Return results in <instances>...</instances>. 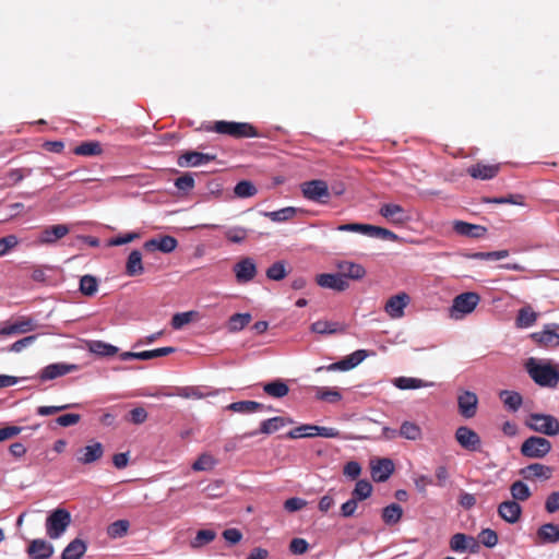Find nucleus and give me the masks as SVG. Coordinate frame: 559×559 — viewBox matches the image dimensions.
I'll return each mask as SVG.
<instances>
[{
	"label": "nucleus",
	"instance_id": "6",
	"mask_svg": "<svg viewBox=\"0 0 559 559\" xmlns=\"http://www.w3.org/2000/svg\"><path fill=\"white\" fill-rule=\"evenodd\" d=\"M320 436L323 438H338L340 431L332 427H322L317 425H301L288 431L286 438L298 439V438H312Z\"/></svg>",
	"mask_w": 559,
	"mask_h": 559
},
{
	"label": "nucleus",
	"instance_id": "25",
	"mask_svg": "<svg viewBox=\"0 0 559 559\" xmlns=\"http://www.w3.org/2000/svg\"><path fill=\"white\" fill-rule=\"evenodd\" d=\"M409 302V296L406 293H401L392 296L385 304V312L393 319L403 317L404 309Z\"/></svg>",
	"mask_w": 559,
	"mask_h": 559
},
{
	"label": "nucleus",
	"instance_id": "35",
	"mask_svg": "<svg viewBox=\"0 0 559 559\" xmlns=\"http://www.w3.org/2000/svg\"><path fill=\"white\" fill-rule=\"evenodd\" d=\"M537 537L539 542L544 544L559 542V525L552 523L542 525L537 531Z\"/></svg>",
	"mask_w": 559,
	"mask_h": 559
},
{
	"label": "nucleus",
	"instance_id": "52",
	"mask_svg": "<svg viewBox=\"0 0 559 559\" xmlns=\"http://www.w3.org/2000/svg\"><path fill=\"white\" fill-rule=\"evenodd\" d=\"M129 527L130 523L128 520H117L108 526L107 534L111 538H120L128 533Z\"/></svg>",
	"mask_w": 559,
	"mask_h": 559
},
{
	"label": "nucleus",
	"instance_id": "34",
	"mask_svg": "<svg viewBox=\"0 0 559 559\" xmlns=\"http://www.w3.org/2000/svg\"><path fill=\"white\" fill-rule=\"evenodd\" d=\"M531 337L540 346L550 348L559 345V334L552 330L545 329L542 332H536Z\"/></svg>",
	"mask_w": 559,
	"mask_h": 559
},
{
	"label": "nucleus",
	"instance_id": "43",
	"mask_svg": "<svg viewBox=\"0 0 559 559\" xmlns=\"http://www.w3.org/2000/svg\"><path fill=\"white\" fill-rule=\"evenodd\" d=\"M479 549L480 545L477 539L462 533H456V551L468 550L471 552H477Z\"/></svg>",
	"mask_w": 559,
	"mask_h": 559
},
{
	"label": "nucleus",
	"instance_id": "38",
	"mask_svg": "<svg viewBox=\"0 0 559 559\" xmlns=\"http://www.w3.org/2000/svg\"><path fill=\"white\" fill-rule=\"evenodd\" d=\"M252 320L249 312L235 313L227 321V329L230 333H237L243 330Z\"/></svg>",
	"mask_w": 559,
	"mask_h": 559
},
{
	"label": "nucleus",
	"instance_id": "7",
	"mask_svg": "<svg viewBox=\"0 0 559 559\" xmlns=\"http://www.w3.org/2000/svg\"><path fill=\"white\" fill-rule=\"evenodd\" d=\"M551 450V442L543 437L532 436L521 445V454L530 459H542Z\"/></svg>",
	"mask_w": 559,
	"mask_h": 559
},
{
	"label": "nucleus",
	"instance_id": "37",
	"mask_svg": "<svg viewBox=\"0 0 559 559\" xmlns=\"http://www.w3.org/2000/svg\"><path fill=\"white\" fill-rule=\"evenodd\" d=\"M311 331L318 334H335L344 332L345 326L338 322L318 320L311 324Z\"/></svg>",
	"mask_w": 559,
	"mask_h": 559
},
{
	"label": "nucleus",
	"instance_id": "29",
	"mask_svg": "<svg viewBox=\"0 0 559 559\" xmlns=\"http://www.w3.org/2000/svg\"><path fill=\"white\" fill-rule=\"evenodd\" d=\"M498 514L508 523H515L522 514L521 506L514 500L503 501L498 507Z\"/></svg>",
	"mask_w": 559,
	"mask_h": 559
},
{
	"label": "nucleus",
	"instance_id": "21",
	"mask_svg": "<svg viewBox=\"0 0 559 559\" xmlns=\"http://www.w3.org/2000/svg\"><path fill=\"white\" fill-rule=\"evenodd\" d=\"M178 246V241L175 237L165 235L159 238H152L144 242L143 248L146 251H160L163 253L173 252Z\"/></svg>",
	"mask_w": 559,
	"mask_h": 559
},
{
	"label": "nucleus",
	"instance_id": "63",
	"mask_svg": "<svg viewBox=\"0 0 559 559\" xmlns=\"http://www.w3.org/2000/svg\"><path fill=\"white\" fill-rule=\"evenodd\" d=\"M19 245V239L15 235H8L0 238V257L5 255L10 250Z\"/></svg>",
	"mask_w": 559,
	"mask_h": 559
},
{
	"label": "nucleus",
	"instance_id": "4",
	"mask_svg": "<svg viewBox=\"0 0 559 559\" xmlns=\"http://www.w3.org/2000/svg\"><path fill=\"white\" fill-rule=\"evenodd\" d=\"M71 523V514L66 509H57L46 520V533L52 538H59Z\"/></svg>",
	"mask_w": 559,
	"mask_h": 559
},
{
	"label": "nucleus",
	"instance_id": "2",
	"mask_svg": "<svg viewBox=\"0 0 559 559\" xmlns=\"http://www.w3.org/2000/svg\"><path fill=\"white\" fill-rule=\"evenodd\" d=\"M525 369L539 386L554 389L559 383V370L550 362H542L532 357L525 362Z\"/></svg>",
	"mask_w": 559,
	"mask_h": 559
},
{
	"label": "nucleus",
	"instance_id": "46",
	"mask_svg": "<svg viewBox=\"0 0 559 559\" xmlns=\"http://www.w3.org/2000/svg\"><path fill=\"white\" fill-rule=\"evenodd\" d=\"M216 537V533L213 530H200L198 531L195 537L190 542V546L193 549H199L204 545L210 544Z\"/></svg>",
	"mask_w": 559,
	"mask_h": 559
},
{
	"label": "nucleus",
	"instance_id": "60",
	"mask_svg": "<svg viewBox=\"0 0 559 559\" xmlns=\"http://www.w3.org/2000/svg\"><path fill=\"white\" fill-rule=\"evenodd\" d=\"M479 543H481L484 546L488 548H492L498 543V535L493 530L485 528L483 530L479 535Z\"/></svg>",
	"mask_w": 559,
	"mask_h": 559
},
{
	"label": "nucleus",
	"instance_id": "20",
	"mask_svg": "<svg viewBox=\"0 0 559 559\" xmlns=\"http://www.w3.org/2000/svg\"><path fill=\"white\" fill-rule=\"evenodd\" d=\"M53 551V545L41 538L31 540L26 549V554L31 559H49Z\"/></svg>",
	"mask_w": 559,
	"mask_h": 559
},
{
	"label": "nucleus",
	"instance_id": "44",
	"mask_svg": "<svg viewBox=\"0 0 559 559\" xmlns=\"http://www.w3.org/2000/svg\"><path fill=\"white\" fill-rule=\"evenodd\" d=\"M287 262L280 260L274 262L265 272V275L271 281H282L287 276Z\"/></svg>",
	"mask_w": 559,
	"mask_h": 559
},
{
	"label": "nucleus",
	"instance_id": "47",
	"mask_svg": "<svg viewBox=\"0 0 559 559\" xmlns=\"http://www.w3.org/2000/svg\"><path fill=\"white\" fill-rule=\"evenodd\" d=\"M98 289V281L93 275H84L80 280V292L84 296H94Z\"/></svg>",
	"mask_w": 559,
	"mask_h": 559
},
{
	"label": "nucleus",
	"instance_id": "19",
	"mask_svg": "<svg viewBox=\"0 0 559 559\" xmlns=\"http://www.w3.org/2000/svg\"><path fill=\"white\" fill-rule=\"evenodd\" d=\"M175 352H176V348L171 347V346L160 347V348L144 350V352H124V353L120 354V359L124 360V361L131 360V359L150 360V359L170 355Z\"/></svg>",
	"mask_w": 559,
	"mask_h": 559
},
{
	"label": "nucleus",
	"instance_id": "58",
	"mask_svg": "<svg viewBox=\"0 0 559 559\" xmlns=\"http://www.w3.org/2000/svg\"><path fill=\"white\" fill-rule=\"evenodd\" d=\"M175 187L183 192H189L194 188V178L192 174L186 173L182 176L176 178Z\"/></svg>",
	"mask_w": 559,
	"mask_h": 559
},
{
	"label": "nucleus",
	"instance_id": "14",
	"mask_svg": "<svg viewBox=\"0 0 559 559\" xmlns=\"http://www.w3.org/2000/svg\"><path fill=\"white\" fill-rule=\"evenodd\" d=\"M69 231L70 228L67 224L47 226L38 233L36 242L38 245H55L59 239L67 236Z\"/></svg>",
	"mask_w": 559,
	"mask_h": 559
},
{
	"label": "nucleus",
	"instance_id": "33",
	"mask_svg": "<svg viewBox=\"0 0 559 559\" xmlns=\"http://www.w3.org/2000/svg\"><path fill=\"white\" fill-rule=\"evenodd\" d=\"M263 392L274 399H282L289 392V388L283 379H275L262 385Z\"/></svg>",
	"mask_w": 559,
	"mask_h": 559
},
{
	"label": "nucleus",
	"instance_id": "57",
	"mask_svg": "<svg viewBox=\"0 0 559 559\" xmlns=\"http://www.w3.org/2000/svg\"><path fill=\"white\" fill-rule=\"evenodd\" d=\"M194 311H187V312H178L174 314L171 319V326L175 330H180L186 324L190 323L192 321V318L194 317Z\"/></svg>",
	"mask_w": 559,
	"mask_h": 559
},
{
	"label": "nucleus",
	"instance_id": "22",
	"mask_svg": "<svg viewBox=\"0 0 559 559\" xmlns=\"http://www.w3.org/2000/svg\"><path fill=\"white\" fill-rule=\"evenodd\" d=\"M500 171V164L476 163L466 169V173L474 179L490 180Z\"/></svg>",
	"mask_w": 559,
	"mask_h": 559
},
{
	"label": "nucleus",
	"instance_id": "40",
	"mask_svg": "<svg viewBox=\"0 0 559 559\" xmlns=\"http://www.w3.org/2000/svg\"><path fill=\"white\" fill-rule=\"evenodd\" d=\"M537 317L538 314L533 310L531 306H525L518 312L516 325L519 328H530L536 322Z\"/></svg>",
	"mask_w": 559,
	"mask_h": 559
},
{
	"label": "nucleus",
	"instance_id": "59",
	"mask_svg": "<svg viewBox=\"0 0 559 559\" xmlns=\"http://www.w3.org/2000/svg\"><path fill=\"white\" fill-rule=\"evenodd\" d=\"M394 384L401 390L418 389L423 385V381L417 378H396Z\"/></svg>",
	"mask_w": 559,
	"mask_h": 559
},
{
	"label": "nucleus",
	"instance_id": "49",
	"mask_svg": "<svg viewBox=\"0 0 559 559\" xmlns=\"http://www.w3.org/2000/svg\"><path fill=\"white\" fill-rule=\"evenodd\" d=\"M103 148L99 142H83L73 148V153L82 156H95L102 154Z\"/></svg>",
	"mask_w": 559,
	"mask_h": 559
},
{
	"label": "nucleus",
	"instance_id": "41",
	"mask_svg": "<svg viewBox=\"0 0 559 559\" xmlns=\"http://www.w3.org/2000/svg\"><path fill=\"white\" fill-rule=\"evenodd\" d=\"M499 395L504 406L512 412H516L523 403L521 394L514 391L503 390Z\"/></svg>",
	"mask_w": 559,
	"mask_h": 559
},
{
	"label": "nucleus",
	"instance_id": "17",
	"mask_svg": "<svg viewBox=\"0 0 559 559\" xmlns=\"http://www.w3.org/2000/svg\"><path fill=\"white\" fill-rule=\"evenodd\" d=\"M371 477L376 483H384L394 472V463L391 459L383 457L371 461Z\"/></svg>",
	"mask_w": 559,
	"mask_h": 559
},
{
	"label": "nucleus",
	"instance_id": "53",
	"mask_svg": "<svg viewBox=\"0 0 559 559\" xmlns=\"http://www.w3.org/2000/svg\"><path fill=\"white\" fill-rule=\"evenodd\" d=\"M258 192L255 186L251 182V181H248V180H241L239 181L235 188H234V193L236 194V197L238 198H251L253 195H255Z\"/></svg>",
	"mask_w": 559,
	"mask_h": 559
},
{
	"label": "nucleus",
	"instance_id": "15",
	"mask_svg": "<svg viewBox=\"0 0 559 559\" xmlns=\"http://www.w3.org/2000/svg\"><path fill=\"white\" fill-rule=\"evenodd\" d=\"M480 301V296L475 292H466L456 295V320L472 313Z\"/></svg>",
	"mask_w": 559,
	"mask_h": 559
},
{
	"label": "nucleus",
	"instance_id": "42",
	"mask_svg": "<svg viewBox=\"0 0 559 559\" xmlns=\"http://www.w3.org/2000/svg\"><path fill=\"white\" fill-rule=\"evenodd\" d=\"M88 349L91 353L96 354L98 356L107 357L114 356L118 353V347L105 343L103 341H92L88 343Z\"/></svg>",
	"mask_w": 559,
	"mask_h": 559
},
{
	"label": "nucleus",
	"instance_id": "11",
	"mask_svg": "<svg viewBox=\"0 0 559 559\" xmlns=\"http://www.w3.org/2000/svg\"><path fill=\"white\" fill-rule=\"evenodd\" d=\"M79 369V365L75 364L55 362L44 367L37 374V378L40 382H46L66 376L70 372L78 371Z\"/></svg>",
	"mask_w": 559,
	"mask_h": 559
},
{
	"label": "nucleus",
	"instance_id": "24",
	"mask_svg": "<svg viewBox=\"0 0 559 559\" xmlns=\"http://www.w3.org/2000/svg\"><path fill=\"white\" fill-rule=\"evenodd\" d=\"M215 159V155L188 151L178 157L177 164L180 167H197Z\"/></svg>",
	"mask_w": 559,
	"mask_h": 559
},
{
	"label": "nucleus",
	"instance_id": "50",
	"mask_svg": "<svg viewBox=\"0 0 559 559\" xmlns=\"http://www.w3.org/2000/svg\"><path fill=\"white\" fill-rule=\"evenodd\" d=\"M510 491L514 501H525L532 495L528 486L521 480L514 481L510 487Z\"/></svg>",
	"mask_w": 559,
	"mask_h": 559
},
{
	"label": "nucleus",
	"instance_id": "16",
	"mask_svg": "<svg viewBox=\"0 0 559 559\" xmlns=\"http://www.w3.org/2000/svg\"><path fill=\"white\" fill-rule=\"evenodd\" d=\"M233 271L235 273L236 281L239 284H246L251 282L258 273L254 260L249 257H246L238 261L234 265Z\"/></svg>",
	"mask_w": 559,
	"mask_h": 559
},
{
	"label": "nucleus",
	"instance_id": "1",
	"mask_svg": "<svg viewBox=\"0 0 559 559\" xmlns=\"http://www.w3.org/2000/svg\"><path fill=\"white\" fill-rule=\"evenodd\" d=\"M203 128L206 131L215 132L235 139L271 136L270 134L260 132L253 124L249 122L219 120L215 122H210L205 124Z\"/></svg>",
	"mask_w": 559,
	"mask_h": 559
},
{
	"label": "nucleus",
	"instance_id": "28",
	"mask_svg": "<svg viewBox=\"0 0 559 559\" xmlns=\"http://www.w3.org/2000/svg\"><path fill=\"white\" fill-rule=\"evenodd\" d=\"M379 213L394 224H402L408 219L407 212L399 204L386 203L380 207Z\"/></svg>",
	"mask_w": 559,
	"mask_h": 559
},
{
	"label": "nucleus",
	"instance_id": "10",
	"mask_svg": "<svg viewBox=\"0 0 559 559\" xmlns=\"http://www.w3.org/2000/svg\"><path fill=\"white\" fill-rule=\"evenodd\" d=\"M459 413L465 418L471 419L476 416L478 409V397L476 393L467 390L460 391L456 396Z\"/></svg>",
	"mask_w": 559,
	"mask_h": 559
},
{
	"label": "nucleus",
	"instance_id": "32",
	"mask_svg": "<svg viewBox=\"0 0 559 559\" xmlns=\"http://www.w3.org/2000/svg\"><path fill=\"white\" fill-rule=\"evenodd\" d=\"M144 273V266L142 262V253L139 250H132L127 259L126 274L128 276H139Z\"/></svg>",
	"mask_w": 559,
	"mask_h": 559
},
{
	"label": "nucleus",
	"instance_id": "62",
	"mask_svg": "<svg viewBox=\"0 0 559 559\" xmlns=\"http://www.w3.org/2000/svg\"><path fill=\"white\" fill-rule=\"evenodd\" d=\"M247 233H248L247 229L243 228V227H234V228H229L225 233V237L230 242L240 243V242H242L246 239Z\"/></svg>",
	"mask_w": 559,
	"mask_h": 559
},
{
	"label": "nucleus",
	"instance_id": "39",
	"mask_svg": "<svg viewBox=\"0 0 559 559\" xmlns=\"http://www.w3.org/2000/svg\"><path fill=\"white\" fill-rule=\"evenodd\" d=\"M382 520L386 525L399 523L403 516V509L397 503H391L382 510Z\"/></svg>",
	"mask_w": 559,
	"mask_h": 559
},
{
	"label": "nucleus",
	"instance_id": "36",
	"mask_svg": "<svg viewBox=\"0 0 559 559\" xmlns=\"http://www.w3.org/2000/svg\"><path fill=\"white\" fill-rule=\"evenodd\" d=\"M86 544L81 538H74L61 554V559H80L86 551Z\"/></svg>",
	"mask_w": 559,
	"mask_h": 559
},
{
	"label": "nucleus",
	"instance_id": "3",
	"mask_svg": "<svg viewBox=\"0 0 559 559\" xmlns=\"http://www.w3.org/2000/svg\"><path fill=\"white\" fill-rule=\"evenodd\" d=\"M302 197L309 201L326 204L331 199V191L326 181L313 179L300 185Z\"/></svg>",
	"mask_w": 559,
	"mask_h": 559
},
{
	"label": "nucleus",
	"instance_id": "26",
	"mask_svg": "<svg viewBox=\"0 0 559 559\" xmlns=\"http://www.w3.org/2000/svg\"><path fill=\"white\" fill-rule=\"evenodd\" d=\"M552 467L533 463L521 469V475L527 480L549 479L552 476Z\"/></svg>",
	"mask_w": 559,
	"mask_h": 559
},
{
	"label": "nucleus",
	"instance_id": "45",
	"mask_svg": "<svg viewBox=\"0 0 559 559\" xmlns=\"http://www.w3.org/2000/svg\"><path fill=\"white\" fill-rule=\"evenodd\" d=\"M297 211L296 207L287 206L273 212H263L262 215L270 218L272 222L281 223L293 218Z\"/></svg>",
	"mask_w": 559,
	"mask_h": 559
},
{
	"label": "nucleus",
	"instance_id": "61",
	"mask_svg": "<svg viewBox=\"0 0 559 559\" xmlns=\"http://www.w3.org/2000/svg\"><path fill=\"white\" fill-rule=\"evenodd\" d=\"M37 338V335H28L25 336L16 342H14L12 345H10L7 350L13 352V353H21L24 348L33 345Z\"/></svg>",
	"mask_w": 559,
	"mask_h": 559
},
{
	"label": "nucleus",
	"instance_id": "13",
	"mask_svg": "<svg viewBox=\"0 0 559 559\" xmlns=\"http://www.w3.org/2000/svg\"><path fill=\"white\" fill-rule=\"evenodd\" d=\"M294 420L289 417L276 416L261 421L260 428L258 430L246 432L241 436V439L252 438L258 436L259 433L271 435L286 425H293Z\"/></svg>",
	"mask_w": 559,
	"mask_h": 559
},
{
	"label": "nucleus",
	"instance_id": "64",
	"mask_svg": "<svg viewBox=\"0 0 559 559\" xmlns=\"http://www.w3.org/2000/svg\"><path fill=\"white\" fill-rule=\"evenodd\" d=\"M308 549H309V544L304 538L296 537V538H293L289 543V551L293 555H304L308 551Z\"/></svg>",
	"mask_w": 559,
	"mask_h": 559
},
{
	"label": "nucleus",
	"instance_id": "5",
	"mask_svg": "<svg viewBox=\"0 0 559 559\" xmlns=\"http://www.w3.org/2000/svg\"><path fill=\"white\" fill-rule=\"evenodd\" d=\"M526 425L532 430L547 436H557L559 433V420L552 415L531 414Z\"/></svg>",
	"mask_w": 559,
	"mask_h": 559
},
{
	"label": "nucleus",
	"instance_id": "55",
	"mask_svg": "<svg viewBox=\"0 0 559 559\" xmlns=\"http://www.w3.org/2000/svg\"><path fill=\"white\" fill-rule=\"evenodd\" d=\"M216 464V460L207 453L201 454L198 460L192 464L193 471H210Z\"/></svg>",
	"mask_w": 559,
	"mask_h": 559
},
{
	"label": "nucleus",
	"instance_id": "51",
	"mask_svg": "<svg viewBox=\"0 0 559 559\" xmlns=\"http://www.w3.org/2000/svg\"><path fill=\"white\" fill-rule=\"evenodd\" d=\"M400 436L407 440H418L421 436V430L415 423L406 420L401 425Z\"/></svg>",
	"mask_w": 559,
	"mask_h": 559
},
{
	"label": "nucleus",
	"instance_id": "23",
	"mask_svg": "<svg viewBox=\"0 0 559 559\" xmlns=\"http://www.w3.org/2000/svg\"><path fill=\"white\" fill-rule=\"evenodd\" d=\"M37 323L32 318H22L11 324L0 328V335L9 336V335H17L25 334L36 330Z\"/></svg>",
	"mask_w": 559,
	"mask_h": 559
},
{
	"label": "nucleus",
	"instance_id": "18",
	"mask_svg": "<svg viewBox=\"0 0 559 559\" xmlns=\"http://www.w3.org/2000/svg\"><path fill=\"white\" fill-rule=\"evenodd\" d=\"M317 284L322 288L344 292L349 287L348 281L343 278L341 273H322L316 277Z\"/></svg>",
	"mask_w": 559,
	"mask_h": 559
},
{
	"label": "nucleus",
	"instance_id": "27",
	"mask_svg": "<svg viewBox=\"0 0 559 559\" xmlns=\"http://www.w3.org/2000/svg\"><path fill=\"white\" fill-rule=\"evenodd\" d=\"M337 269L343 275L344 280H354L359 281L366 276V269L358 263H354L350 261H341L337 263Z\"/></svg>",
	"mask_w": 559,
	"mask_h": 559
},
{
	"label": "nucleus",
	"instance_id": "54",
	"mask_svg": "<svg viewBox=\"0 0 559 559\" xmlns=\"http://www.w3.org/2000/svg\"><path fill=\"white\" fill-rule=\"evenodd\" d=\"M316 397L321 401L336 403L342 399L338 391L328 388H316Z\"/></svg>",
	"mask_w": 559,
	"mask_h": 559
},
{
	"label": "nucleus",
	"instance_id": "30",
	"mask_svg": "<svg viewBox=\"0 0 559 559\" xmlns=\"http://www.w3.org/2000/svg\"><path fill=\"white\" fill-rule=\"evenodd\" d=\"M487 234V228L483 225L471 224L463 221H456V235L479 239L484 238Z\"/></svg>",
	"mask_w": 559,
	"mask_h": 559
},
{
	"label": "nucleus",
	"instance_id": "12",
	"mask_svg": "<svg viewBox=\"0 0 559 559\" xmlns=\"http://www.w3.org/2000/svg\"><path fill=\"white\" fill-rule=\"evenodd\" d=\"M104 455V445L98 441H92V443L81 447L75 451V460L82 465H90Z\"/></svg>",
	"mask_w": 559,
	"mask_h": 559
},
{
	"label": "nucleus",
	"instance_id": "8",
	"mask_svg": "<svg viewBox=\"0 0 559 559\" xmlns=\"http://www.w3.org/2000/svg\"><path fill=\"white\" fill-rule=\"evenodd\" d=\"M373 352H368L366 349H357L350 355L346 356L342 360L337 362H333L329 366H320L316 368V372H321L322 370L328 371H335V370H342L347 371L355 367H357L360 362H362L367 357L370 355H373Z\"/></svg>",
	"mask_w": 559,
	"mask_h": 559
},
{
	"label": "nucleus",
	"instance_id": "31",
	"mask_svg": "<svg viewBox=\"0 0 559 559\" xmlns=\"http://www.w3.org/2000/svg\"><path fill=\"white\" fill-rule=\"evenodd\" d=\"M228 411H231L234 413H240V414H250L258 411H273L272 406H265L262 403L255 402V401H238L233 402L226 407Z\"/></svg>",
	"mask_w": 559,
	"mask_h": 559
},
{
	"label": "nucleus",
	"instance_id": "56",
	"mask_svg": "<svg viewBox=\"0 0 559 559\" xmlns=\"http://www.w3.org/2000/svg\"><path fill=\"white\" fill-rule=\"evenodd\" d=\"M368 236L381 238L384 240H392V241H395L399 238L397 235H395L393 231H391L386 228L373 226V225H369Z\"/></svg>",
	"mask_w": 559,
	"mask_h": 559
},
{
	"label": "nucleus",
	"instance_id": "9",
	"mask_svg": "<svg viewBox=\"0 0 559 559\" xmlns=\"http://www.w3.org/2000/svg\"><path fill=\"white\" fill-rule=\"evenodd\" d=\"M456 442L468 452H481L483 449L479 435L467 426L456 428Z\"/></svg>",
	"mask_w": 559,
	"mask_h": 559
},
{
	"label": "nucleus",
	"instance_id": "48",
	"mask_svg": "<svg viewBox=\"0 0 559 559\" xmlns=\"http://www.w3.org/2000/svg\"><path fill=\"white\" fill-rule=\"evenodd\" d=\"M372 485L369 480L360 479L356 483L355 488L352 492V497H354L357 501L365 500L371 496Z\"/></svg>",
	"mask_w": 559,
	"mask_h": 559
}]
</instances>
